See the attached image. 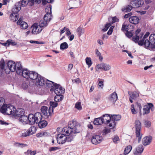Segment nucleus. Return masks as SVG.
<instances>
[{"mask_svg": "<svg viewBox=\"0 0 155 155\" xmlns=\"http://www.w3.org/2000/svg\"><path fill=\"white\" fill-rule=\"evenodd\" d=\"M149 34V32H147L143 38L140 40L138 45L141 46L144 45L146 48L151 50L155 48V34H151L149 38V40H148V38Z\"/></svg>", "mask_w": 155, "mask_h": 155, "instance_id": "f257e3e1", "label": "nucleus"}, {"mask_svg": "<svg viewBox=\"0 0 155 155\" xmlns=\"http://www.w3.org/2000/svg\"><path fill=\"white\" fill-rule=\"evenodd\" d=\"M78 125L75 122H69L68 123V127H65L62 129V131L64 133H66L67 136L70 134H75L78 132L77 131V127Z\"/></svg>", "mask_w": 155, "mask_h": 155, "instance_id": "f03ea898", "label": "nucleus"}, {"mask_svg": "<svg viewBox=\"0 0 155 155\" xmlns=\"http://www.w3.org/2000/svg\"><path fill=\"white\" fill-rule=\"evenodd\" d=\"M0 110L2 113H5L8 115H13L15 111V108L13 106L5 104L3 105Z\"/></svg>", "mask_w": 155, "mask_h": 155, "instance_id": "7ed1b4c3", "label": "nucleus"}, {"mask_svg": "<svg viewBox=\"0 0 155 155\" xmlns=\"http://www.w3.org/2000/svg\"><path fill=\"white\" fill-rule=\"evenodd\" d=\"M134 126L136 129V136L138 138V142L139 143L141 140L142 134L140 133L141 123L139 120H137L135 121Z\"/></svg>", "mask_w": 155, "mask_h": 155, "instance_id": "20e7f679", "label": "nucleus"}, {"mask_svg": "<svg viewBox=\"0 0 155 155\" xmlns=\"http://www.w3.org/2000/svg\"><path fill=\"white\" fill-rule=\"evenodd\" d=\"M8 68L11 72H14L18 70L20 68L21 66L20 62H17L16 64L12 61H9L7 63Z\"/></svg>", "mask_w": 155, "mask_h": 155, "instance_id": "39448f33", "label": "nucleus"}, {"mask_svg": "<svg viewBox=\"0 0 155 155\" xmlns=\"http://www.w3.org/2000/svg\"><path fill=\"white\" fill-rule=\"evenodd\" d=\"M50 91H54L56 95H61L64 92L65 89L59 84H55L54 88H51Z\"/></svg>", "mask_w": 155, "mask_h": 155, "instance_id": "423d86ee", "label": "nucleus"}, {"mask_svg": "<svg viewBox=\"0 0 155 155\" xmlns=\"http://www.w3.org/2000/svg\"><path fill=\"white\" fill-rule=\"evenodd\" d=\"M31 71L27 69L22 68L21 66L20 68L18 70H16V73L20 75H22L24 78L27 79H28V77L30 74Z\"/></svg>", "mask_w": 155, "mask_h": 155, "instance_id": "0eeeda50", "label": "nucleus"}, {"mask_svg": "<svg viewBox=\"0 0 155 155\" xmlns=\"http://www.w3.org/2000/svg\"><path fill=\"white\" fill-rule=\"evenodd\" d=\"M36 131V127L34 126H31L28 130L23 131L21 134V136L22 137H27L35 134Z\"/></svg>", "mask_w": 155, "mask_h": 155, "instance_id": "6e6552de", "label": "nucleus"}, {"mask_svg": "<svg viewBox=\"0 0 155 155\" xmlns=\"http://www.w3.org/2000/svg\"><path fill=\"white\" fill-rule=\"evenodd\" d=\"M62 134H59L57 136V140L58 143L60 144H63L66 141L67 134L66 133H63L61 131Z\"/></svg>", "mask_w": 155, "mask_h": 155, "instance_id": "1a4fd4ad", "label": "nucleus"}, {"mask_svg": "<svg viewBox=\"0 0 155 155\" xmlns=\"http://www.w3.org/2000/svg\"><path fill=\"white\" fill-rule=\"evenodd\" d=\"M121 119V116L119 115H112L111 117L110 123L109 124V127L110 129L114 128L116 124L115 121H117L120 120Z\"/></svg>", "mask_w": 155, "mask_h": 155, "instance_id": "9d476101", "label": "nucleus"}, {"mask_svg": "<svg viewBox=\"0 0 155 155\" xmlns=\"http://www.w3.org/2000/svg\"><path fill=\"white\" fill-rule=\"evenodd\" d=\"M46 80L45 78L39 75L35 82L38 87H40L45 85Z\"/></svg>", "mask_w": 155, "mask_h": 155, "instance_id": "9b49d317", "label": "nucleus"}, {"mask_svg": "<svg viewBox=\"0 0 155 155\" xmlns=\"http://www.w3.org/2000/svg\"><path fill=\"white\" fill-rule=\"evenodd\" d=\"M96 68L98 69L108 71L110 69L111 67L109 64L102 63L97 65L96 66Z\"/></svg>", "mask_w": 155, "mask_h": 155, "instance_id": "f8f14e48", "label": "nucleus"}, {"mask_svg": "<svg viewBox=\"0 0 155 155\" xmlns=\"http://www.w3.org/2000/svg\"><path fill=\"white\" fill-rule=\"evenodd\" d=\"M32 28V33L33 34H37L39 33L42 30V28L40 27L37 23H35L31 27Z\"/></svg>", "mask_w": 155, "mask_h": 155, "instance_id": "ddd939ff", "label": "nucleus"}, {"mask_svg": "<svg viewBox=\"0 0 155 155\" xmlns=\"http://www.w3.org/2000/svg\"><path fill=\"white\" fill-rule=\"evenodd\" d=\"M151 109L152 111H153L154 109L153 105L151 103H149L147 105L144 106L143 108V114H148L150 112V109Z\"/></svg>", "mask_w": 155, "mask_h": 155, "instance_id": "4468645a", "label": "nucleus"}, {"mask_svg": "<svg viewBox=\"0 0 155 155\" xmlns=\"http://www.w3.org/2000/svg\"><path fill=\"white\" fill-rule=\"evenodd\" d=\"M103 139L102 137L98 135H95L92 136L91 138V142L94 144H97L100 143Z\"/></svg>", "mask_w": 155, "mask_h": 155, "instance_id": "2eb2a0df", "label": "nucleus"}, {"mask_svg": "<svg viewBox=\"0 0 155 155\" xmlns=\"http://www.w3.org/2000/svg\"><path fill=\"white\" fill-rule=\"evenodd\" d=\"M22 17H21L17 22L18 25L20 26V28L23 29H26L28 27V24L22 20Z\"/></svg>", "mask_w": 155, "mask_h": 155, "instance_id": "dca6fc26", "label": "nucleus"}, {"mask_svg": "<svg viewBox=\"0 0 155 155\" xmlns=\"http://www.w3.org/2000/svg\"><path fill=\"white\" fill-rule=\"evenodd\" d=\"M101 117H102V120L103 121V123L107 124L109 126L111 120V117L108 114L103 115L101 116Z\"/></svg>", "mask_w": 155, "mask_h": 155, "instance_id": "f3484780", "label": "nucleus"}, {"mask_svg": "<svg viewBox=\"0 0 155 155\" xmlns=\"http://www.w3.org/2000/svg\"><path fill=\"white\" fill-rule=\"evenodd\" d=\"M152 137L151 136H147L144 137L142 140V143L144 146H147L150 144L151 142Z\"/></svg>", "mask_w": 155, "mask_h": 155, "instance_id": "a211bd4d", "label": "nucleus"}, {"mask_svg": "<svg viewBox=\"0 0 155 155\" xmlns=\"http://www.w3.org/2000/svg\"><path fill=\"white\" fill-rule=\"evenodd\" d=\"M143 150L144 147L143 145H139L136 148L134 152V153L136 155H140Z\"/></svg>", "mask_w": 155, "mask_h": 155, "instance_id": "6ab92c4d", "label": "nucleus"}, {"mask_svg": "<svg viewBox=\"0 0 155 155\" xmlns=\"http://www.w3.org/2000/svg\"><path fill=\"white\" fill-rule=\"evenodd\" d=\"M117 98L118 97L117 93L114 92L111 94L109 97L108 99L110 102L114 104L117 100Z\"/></svg>", "mask_w": 155, "mask_h": 155, "instance_id": "aec40b11", "label": "nucleus"}, {"mask_svg": "<svg viewBox=\"0 0 155 155\" xmlns=\"http://www.w3.org/2000/svg\"><path fill=\"white\" fill-rule=\"evenodd\" d=\"M30 72L28 80L31 79L33 80H34L35 81L38 78L39 75V74L37 73L34 71H31Z\"/></svg>", "mask_w": 155, "mask_h": 155, "instance_id": "412c9836", "label": "nucleus"}, {"mask_svg": "<svg viewBox=\"0 0 155 155\" xmlns=\"http://www.w3.org/2000/svg\"><path fill=\"white\" fill-rule=\"evenodd\" d=\"M25 111L24 109L22 108L18 109L17 110H15V111L13 114L14 116H16L19 117L23 116L24 114Z\"/></svg>", "mask_w": 155, "mask_h": 155, "instance_id": "4be33fe9", "label": "nucleus"}, {"mask_svg": "<svg viewBox=\"0 0 155 155\" xmlns=\"http://www.w3.org/2000/svg\"><path fill=\"white\" fill-rule=\"evenodd\" d=\"M143 3V1L142 0H138L137 2L132 1L131 2V4L134 8L140 7L142 6Z\"/></svg>", "mask_w": 155, "mask_h": 155, "instance_id": "5701e85b", "label": "nucleus"}, {"mask_svg": "<svg viewBox=\"0 0 155 155\" xmlns=\"http://www.w3.org/2000/svg\"><path fill=\"white\" fill-rule=\"evenodd\" d=\"M28 124L30 125H32L36 123V120L35 118L34 114H30L28 117Z\"/></svg>", "mask_w": 155, "mask_h": 155, "instance_id": "b1692460", "label": "nucleus"}, {"mask_svg": "<svg viewBox=\"0 0 155 155\" xmlns=\"http://www.w3.org/2000/svg\"><path fill=\"white\" fill-rule=\"evenodd\" d=\"M129 20L130 22L134 24H137L139 22V19L138 17L136 16L130 17Z\"/></svg>", "mask_w": 155, "mask_h": 155, "instance_id": "393cba45", "label": "nucleus"}, {"mask_svg": "<svg viewBox=\"0 0 155 155\" xmlns=\"http://www.w3.org/2000/svg\"><path fill=\"white\" fill-rule=\"evenodd\" d=\"M34 115L36 124L38 123L41 120L42 116L41 113L39 112L36 113Z\"/></svg>", "mask_w": 155, "mask_h": 155, "instance_id": "a878e982", "label": "nucleus"}, {"mask_svg": "<svg viewBox=\"0 0 155 155\" xmlns=\"http://www.w3.org/2000/svg\"><path fill=\"white\" fill-rule=\"evenodd\" d=\"M19 121L23 124H28V117L25 115L21 116L19 118Z\"/></svg>", "mask_w": 155, "mask_h": 155, "instance_id": "bb28decb", "label": "nucleus"}, {"mask_svg": "<svg viewBox=\"0 0 155 155\" xmlns=\"http://www.w3.org/2000/svg\"><path fill=\"white\" fill-rule=\"evenodd\" d=\"M18 15L17 13L12 12L10 17V20L13 21H15L18 20Z\"/></svg>", "mask_w": 155, "mask_h": 155, "instance_id": "cd10ccee", "label": "nucleus"}, {"mask_svg": "<svg viewBox=\"0 0 155 155\" xmlns=\"http://www.w3.org/2000/svg\"><path fill=\"white\" fill-rule=\"evenodd\" d=\"M128 94L130 97L132 98L133 99L135 100L137 98L139 97V92L134 91L133 92H129Z\"/></svg>", "mask_w": 155, "mask_h": 155, "instance_id": "c85d7f7f", "label": "nucleus"}, {"mask_svg": "<svg viewBox=\"0 0 155 155\" xmlns=\"http://www.w3.org/2000/svg\"><path fill=\"white\" fill-rule=\"evenodd\" d=\"M55 84L52 81L46 80L45 84L46 87L54 88Z\"/></svg>", "mask_w": 155, "mask_h": 155, "instance_id": "c756f323", "label": "nucleus"}, {"mask_svg": "<svg viewBox=\"0 0 155 155\" xmlns=\"http://www.w3.org/2000/svg\"><path fill=\"white\" fill-rule=\"evenodd\" d=\"M94 124L96 125H101L103 123V121L102 120V117H98L95 119L94 121Z\"/></svg>", "mask_w": 155, "mask_h": 155, "instance_id": "7c9ffc66", "label": "nucleus"}, {"mask_svg": "<svg viewBox=\"0 0 155 155\" xmlns=\"http://www.w3.org/2000/svg\"><path fill=\"white\" fill-rule=\"evenodd\" d=\"M49 22L46 20H45L44 19L41 20L39 22V25L42 28L46 27Z\"/></svg>", "mask_w": 155, "mask_h": 155, "instance_id": "2f4dec72", "label": "nucleus"}, {"mask_svg": "<svg viewBox=\"0 0 155 155\" xmlns=\"http://www.w3.org/2000/svg\"><path fill=\"white\" fill-rule=\"evenodd\" d=\"M28 5L32 6L34 3L39 4L41 3V0H28Z\"/></svg>", "mask_w": 155, "mask_h": 155, "instance_id": "473e14b6", "label": "nucleus"}, {"mask_svg": "<svg viewBox=\"0 0 155 155\" xmlns=\"http://www.w3.org/2000/svg\"><path fill=\"white\" fill-rule=\"evenodd\" d=\"M143 34H141L139 35H136L134 36L132 38V40L133 41L135 42V43H138L140 41H139L140 38H141L143 36Z\"/></svg>", "mask_w": 155, "mask_h": 155, "instance_id": "72a5a7b5", "label": "nucleus"}, {"mask_svg": "<svg viewBox=\"0 0 155 155\" xmlns=\"http://www.w3.org/2000/svg\"><path fill=\"white\" fill-rule=\"evenodd\" d=\"M21 7L18 4L17 2L14 8L12 9V12L17 13L21 10Z\"/></svg>", "mask_w": 155, "mask_h": 155, "instance_id": "f704fd0d", "label": "nucleus"}, {"mask_svg": "<svg viewBox=\"0 0 155 155\" xmlns=\"http://www.w3.org/2000/svg\"><path fill=\"white\" fill-rule=\"evenodd\" d=\"M38 124L39 127L41 128L45 127L47 125V121L44 120H41Z\"/></svg>", "mask_w": 155, "mask_h": 155, "instance_id": "c9c22d12", "label": "nucleus"}, {"mask_svg": "<svg viewBox=\"0 0 155 155\" xmlns=\"http://www.w3.org/2000/svg\"><path fill=\"white\" fill-rule=\"evenodd\" d=\"M28 0H22L18 2V4L21 7H24L27 5H28Z\"/></svg>", "mask_w": 155, "mask_h": 155, "instance_id": "e433bc0d", "label": "nucleus"}, {"mask_svg": "<svg viewBox=\"0 0 155 155\" xmlns=\"http://www.w3.org/2000/svg\"><path fill=\"white\" fill-rule=\"evenodd\" d=\"M52 15L49 13H47L44 16V18L45 20L46 21L48 22L50 21L51 19Z\"/></svg>", "mask_w": 155, "mask_h": 155, "instance_id": "4c0bfd02", "label": "nucleus"}, {"mask_svg": "<svg viewBox=\"0 0 155 155\" xmlns=\"http://www.w3.org/2000/svg\"><path fill=\"white\" fill-rule=\"evenodd\" d=\"M133 7L130 5H128L127 6L123 8L122 10L124 12H130L131 10L132 9Z\"/></svg>", "mask_w": 155, "mask_h": 155, "instance_id": "58836bf2", "label": "nucleus"}, {"mask_svg": "<svg viewBox=\"0 0 155 155\" xmlns=\"http://www.w3.org/2000/svg\"><path fill=\"white\" fill-rule=\"evenodd\" d=\"M132 149V147L130 145L127 146L125 148L124 152V154L126 155L128 154L131 151Z\"/></svg>", "mask_w": 155, "mask_h": 155, "instance_id": "ea45409f", "label": "nucleus"}, {"mask_svg": "<svg viewBox=\"0 0 155 155\" xmlns=\"http://www.w3.org/2000/svg\"><path fill=\"white\" fill-rule=\"evenodd\" d=\"M48 107L46 106L42 107L41 108V111L44 115L45 116H47L48 114Z\"/></svg>", "mask_w": 155, "mask_h": 155, "instance_id": "a19ab883", "label": "nucleus"}, {"mask_svg": "<svg viewBox=\"0 0 155 155\" xmlns=\"http://www.w3.org/2000/svg\"><path fill=\"white\" fill-rule=\"evenodd\" d=\"M63 99V96L62 95H57L54 97V101L55 102L61 101Z\"/></svg>", "mask_w": 155, "mask_h": 155, "instance_id": "79ce46f5", "label": "nucleus"}, {"mask_svg": "<svg viewBox=\"0 0 155 155\" xmlns=\"http://www.w3.org/2000/svg\"><path fill=\"white\" fill-rule=\"evenodd\" d=\"M77 31L78 32V35L80 36L84 34V30L82 28L79 27L77 28Z\"/></svg>", "mask_w": 155, "mask_h": 155, "instance_id": "37998d69", "label": "nucleus"}, {"mask_svg": "<svg viewBox=\"0 0 155 155\" xmlns=\"http://www.w3.org/2000/svg\"><path fill=\"white\" fill-rule=\"evenodd\" d=\"M7 42L8 43V47L10 45L12 46H15L17 45V43L11 39H8L7 40Z\"/></svg>", "mask_w": 155, "mask_h": 155, "instance_id": "c03bdc74", "label": "nucleus"}, {"mask_svg": "<svg viewBox=\"0 0 155 155\" xmlns=\"http://www.w3.org/2000/svg\"><path fill=\"white\" fill-rule=\"evenodd\" d=\"M68 47V45L67 43L66 42H64L61 44L60 49L62 50L67 48Z\"/></svg>", "mask_w": 155, "mask_h": 155, "instance_id": "a18cd8bd", "label": "nucleus"}, {"mask_svg": "<svg viewBox=\"0 0 155 155\" xmlns=\"http://www.w3.org/2000/svg\"><path fill=\"white\" fill-rule=\"evenodd\" d=\"M85 61L86 63L88 65V67H90L92 64L91 58L87 57L85 59Z\"/></svg>", "mask_w": 155, "mask_h": 155, "instance_id": "49530a36", "label": "nucleus"}, {"mask_svg": "<svg viewBox=\"0 0 155 155\" xmlns=\"http://www.w3.org/2000/svg\"><path fill=\"white\" fill-rule=\"evenodd\" d=\"M15 145L17 147H20L21 148L23 147L27 146V145L26 144L19 143H15Z\"/></svg>", "mask_w": 155, "mask_h": 155, "instance_id": "de8ad7c7", "label": "nucleus"}, {"mask_svg": "<svg viewBox=\"0 0 155 155\" xmlns=\"http://www.w3.org/2000/svg\"><path fill=\"white\" fill-rule=\"evenodd\" d=\"M75 107L79 110H81L82 109V107L81 104V103L80 102H77L75 106Z\"/></svg>", "mask_w": 155, "mask_h": 155, "instance_id": "09e8293b", "label": "nucleus"}, {"mask_svg": "<svg viewBox=\"0 0 155 155\" xmlns=\"http://www.w3.org/2000/svg\"><path fill=\"white\" fill-rule=\"evenodd\" d=\"M96 54L97 56L99 57V60L102 61L103 60V57L101 55V54L100 52L98 51V49H97L96 50Z\"/></svg>", "mask_w": 155, "mask_h": 155, "instance_id": "8fccbe9b", "label": "nucleus"}, {"mask_svg": "<svg viewBox=\"0 0 155 155\" xmlns=\"http://www.w3.org/2000/svg\"><path fill=\"white\" fill-rule=\"evenodd\" d=\"M129 27H131V25H123L121 29L123 31H128V28Z\"/></svg>", "mask_w": 155, "mask_h": 155, "instance_id": "3c124183", "label": "nucleus"}, {"mask_svg": "<svg viewBox=\"0 0 155 155\" xmlns=\"http://www.w3.org/2000/svg\"><path fill=\"white\" fill-rule=\"evenodd\" d=\"M26 154H30L31 155H35L36 154V151L28 150L26 152H25Z\"/></svg>", "mask_w": 155, "mask_h": 155, "instance_id": "603ef678", "label": "nucleus"}, {"mask_svg": "<svg viewBox=\"0 0 155 155\" xmlns=\"http://www.w3.org/2000/svg\"><path fill=\"white\" fill-rule=\"evenodd\" d=\"M42 1V3L43 5H45L47 3H51L53 2L54 0H41V2Z\"/></svg>", "mask_w": 155, "mask_h": 155, "instance_id": "864d4df0", "label": "nucleus"}, {"mask_svg": "<svg viewBox=\"0 0 155 155\" xmlns=\"http://www.w3.org/2000/svg\"><path fill=\"white\" fill-rule=\"evenodd\" d=\"M111 25V23H108L105 26V28L102 29V31H106L109 27Z\"/></svg>", "mask_w": 155, "mask_h": 155, "instance_id": "5fc2aeb1", "label": "nucleus"}, {"mask_svg": "<svg viewBox=\"0 0 155 155\" xmlns=\"http://www.w3.org/2000/svg\"><path fill=\"white\" fill-rule=\"evenodd\" d=\"M151 122L148 120H145L144 122V124L147 127H149L151 126Z\"/></svg>", "mask_w": 155, "mask_h": 155, "instance_id": "6e6d98bb", "label": "nucleus"}, {"mask_svg": "<svg viewBox=\"0 0 155 155\" xmlns=\"http://www.w3.org/2000/svg\"><path fill=\"white\" fill-rule=\"evenodd\" d=\"M74 134H72V135L71 134H70V135H71V137H66V141L68 142H71L73 140V138L74 137L73 135Z\"/></svg>", "mask_w": 155, "mask_h": 155, "instance_id": "4d7b16f0", "label": "nucleus"}, {"mask_svg": "<svg viewBox=\"0 0 155 155\" xmlns=\"http://www.w3.org/2000/svg\"><path fill=\"white\" fill-rule=\"evenodd\" d=\"M45 11L47 13H49L50 14H51V6H49V7H47L46 8Z\"/></svg>", "mask_w": 155, "mask_h": 155, "instance_id": "13d9d810", "label": "nucleus"}, {"mask_svg": "<svg viewBox=\"0 0 155 155\" xmlns=\"http://www.w3.org/2000/svg\"><path fill=\"white\" fill-rule=\"evenodd\" d=\"M131 112L133 114H136L137 113V112L135 110L134 107V104H132L131 106Z\"/></svg>", "mask_w": 155, "mask_h": 155, "instance_id": "bf43d9fd", "label": "nucleus"}, {"mask_svg": "<svg viewBox=\"0 0 155 155\" xmlns=\"http://www.w3.org/2000/svg\"><path fill=\"white\" fill-rule=\"evenodd\" d=\"M4 67L5 62L4 61H3L1 64H0V71H1V72H2V71L4 69Z\"/></svg>", "mask_w": 155, "mask_h": 155, "instance_id": "052dcab7", "label": "nucleus"}, {"mask_svg": "<svg viewBox=\"0 0 155 155\" xmlns=\"http://www.w3.org/2000/svg\"><path fill=\"white\" fill-rule=\"evenodd\" d=\"M57 102H53L51 101L50 103V104L51 107L53 108H55L58 105Z\"/></svg>", "mask_w": 155, "mask_h": 155, "instance_id": "680f3d73", "label": "nucleus"}, {"mask_svg": "<svg viewBox=\"0 0 155 155\" xmlns=\"http://www.w3.org/2000/svg\"><path fill=\"white\" fill-rule=\"evenodd\" d=\"M98 80H99L98 86L101 88H102L104 86L103 81L102 80V81H100L101 80L100 79H99Z\"/></svg>", "mask_w": 155, "mask_h": 155, "instance_id": "e2e57ef3", "label": "nucleus"}, {"mask_svg": "<svg viewBox=\"0 0 155 155\" xmlns=\"http://www.w3.org/2000/svg\"><path fill=\"white\" fill-rule=\"evenodd\" d=\"M72 82L76 84H79L81 82V81L79 78H78L73 80Z\"/></svg>", "mask_w": 155, "mask_h": 155, "instance_id": "0e129e2a", "label": "nucleus"}, {"mask_svg": "<svg viewBox=\"0 0 155 155\" xmlns=\"http://www.w3.org/2000/svg\"><path fill=\"white\" fill-rule=\"evenodd\" d=\"M126 36L129 38H130L133 36L132 33L128 31H127L126 33Z\"/></svg>", "mask_w": 155, "mask_h": 155, "instance_id": "69168bd1", "label": "nucleus"}, {"mask_svg": "<svg viewBox=\"0 0 155 155\" xmlns=\"http://www.w3.org/2000/svg\"><path fill=\"white\" fill-rule=\"evenodd\" d=\"M59 148L58 147H52L49 148V150L51 152L52 151H54L58 149Z\"/></svg>", "mask_w": 155, "mask_h": 155, "instance_id": "338daca9", "label": "nucleus"}, {"mask_svg": "<svg viewBox=\"0 0 155 155\" xmlns=\"http://www.w3.org/2000/svg\"><path fill=\"white\" fill-rule=\"evenodd\" d=\"M64 28L66 29V34L68 36L71 34V33L69 28H66L65 27H64Z\"/></svg>", "mask_w": 155, "mask_h": 155, "instance_id": "774afa93", "label": "nucleus"}]
</instances>
